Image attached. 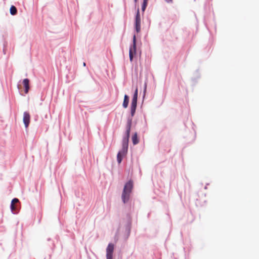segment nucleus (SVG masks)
Masks as SVG:
<instances>
[{
	"label": "nucleus",
	"instance_id": "obj_1",
	"mask_svg": "<svg viewBox=\"0 0 259 259\" xmlns=\"http://www.w3.org/2000/svg\"><path fill=\"white\" fill-rule=\"evenodd\" d=\"M133 188V182L132 180L128 181L124 185L123 192L121 195V198L124 203L127 202L130 199V195Z\"/></svg>",
	"mask_w": 259,
	"mask_h": 259
},
{
	"label": "nucleus",
	"instance_id": "obj_2",
	"mask_svg": "<svg viewBox=\"0 0 259 259\" xmlns=\"http://www.w3.org/2000/svg\"><path fill=\"white\" fill-rule=\"evenodd\" d=\"M131 127V122H129L126 126V131L125 136L122 139V149L124 151H127L128 143L130 137V131Z\"/></svg>",
	"mask_w": 259,
	"mask_h": 259
},
{
	"label": "nucleus",
	"instance_id": "obj_3",
	"mask_svg": "<svg viewBox=\"0 0 259 259\" xmlns=\"http://www.w3.org/2000/svg\"><path fill=\"white\" fill-rule=\"evenodd\" d=\"M138 89L136 88L134 95L133 96V98L132 99L131 106V115L132 116H133L135 114V113L136 112V109L137 107V99H138Z\"/></svg>",
	"mask_w": 259,
	"mask_h": 259
},
{
	"label": "nucleus",
	"instance_id": "obj_4",
	"mask_svg": "<svg viewBox=\"0 0 259 259\" xmlns=\"http://www.w3.org/2000/svg\"><path fill=\"white\" fill-rule=\"evenodd\" d=\"M136 38L135 35H134L133 37V47H131L129 51V56L130 61L132 62L133 59L134 54L136 53Z\"/></svg>",
	"mask_w": 259,
	"mask_h": 259
},
{
	"label": "nucleus",
	"instance_id": "obj_5",
	"mask_svg": "<svg viewBox=\"0 0 259 259\" xmlns=\"http://www.w3.org/2000/svg\"><path fill=\"white\" fill-rule=\"evenodd\" d=\"M135 28L136 31L138 33L141 30V18L140 15L139 9L137 10L135 19Z\"/></svg>",
	"mask_w": 259,
	"mask_h": 259
},
{
	"label": "nucleus",
	"instance_id": "obj_6",
	"mask_svg": "<svg viewBox=\"0 0 259 259\" xmlns=\"http://www.w3.org/2000/svg\"><path fill=\"white\" fill-rule=\"evenodd\" d=\"M113 250L114 245L112 243H109L106 248L107 259H112Z\"/></svg>",
	"mask_w": 259,
	"mask_h": 259
},
{
	"label": "nucleus",
	"instance_id": "obj_7",
	"mask_svg": "<svg viewBox=\"0 0 259 259\" xmlns=\"http://www.w3.org/2000/svg\"><path fill=\"white\" fill-rule=\"evenodd\" d=\"M30 120V115L27 112H24L23 114V121L25 124V127L27 128Z\"/></svg>",
	"mask_w": 259,
	"mask_h": 259
},
{
	"label": "nucleus",
	"instance_id": "obj_8",
	"mask_svg": "<svg viewBox=\"0 0 259 259\" xmlns=\"http://www.w3.org/2000/svg\"><path fill=\"white\" fill-rule=\"evenodd\" d=\"M19 202V200L17 198H14L11 202V209L12 211L14 213H16L18 211V207L17 205H16V203Z\"/></svg>",
	"mask_w": 259,
	"mask_h": 259
},
{
	"label": "nucleus",
	"instance_id": "obj_9",
	"mask_svg": "<svg viewBox=\"0 0 259 259\" xmlns=\"http://www.w3.org/2000/svg\"><path fill=\"white\" fill-rule=\"evenodd\" d=\"M126 152H127L126 151H124V152H123V150H121L118 153L117 155V161H118V163H121L123 156L125 155Z\"/></svg>",
	"mask_w": 259,
	"mask_h": 259
},
{
	"label": "nucleus",
	"instance_id": "obj_10",
	"mask_svg": "<svg viewBox=\"0 0 259 259\" xmlns=\"http://www.w3.org/2000/svg\"><path fill=\"white\" fill-rule=\"evenodd\" d=\"M23 83L25 88V93L27 94L29 90V80L27 78H25L23 81Z\"/></svg>",
	"mask_w": 259,
	"mask_h": 259
},
{
	"label": "nucleus",
	"instance_id": "obj_11",
	"mask_svg": "<svg viewBox=\"0 0 259 259\" xmlns=\"http://www.w3.org/2000/svg\"><path fill=\"white\" fill-rule=\"evenodd\" d=\"M128 102H129L128 96L126 95H125L124 97L123 102V107L124 108H126L127 107L128 104Z\"/></svg>",
	"mask_w": 259,
	"mask_h": 259
},
{
	"label": "nucleus",
	"instance_id": "obj_12",
	"mask_svg": "<svg viewBox=\"0 0 259 259\" xmlns=\"http://www.w3.org/2000/svg\"><path fill=\"white\" fill-rule=\"evenodd\" d=\"M132 140L134 145H136L139 143L137 133H135L132 136Z\"/></svg>",
	"mask_w": 259,
	"mask_h": 259
},
{
	"label": "nucleus",
	"instance_id": "obj_13",
	"mask_svg": "<svg viewBox=\"0 0 259 259\" xmlns=\"http://www.w3.org/2000/svg\"><path fill=\"white\" fill-rule=\"evenodd\" d=\"M17 10L16 8L14 6H12L10 8V13L11 14V15H16L17 14Z\"/></svg>",
	"mask_w": 259,
	"mask_h": 259
},
{
	"label": "nucleus",
	"instance_id": "obj_14",
	"mask_svg": "<svg viewBox=\"0 0 259 259\" xmlns=\"http://www.w3.org/2000/svg\"><path fill=\"white\" fill-rule=\"evenodd\" d=\"M147 3L145 2H143L142 6V10L144 12L145 11L146 8L147 7Z\"/></svg>",
	"mask_w": 259,
	"mask_h": 259
},
{
	"label": "nucleus",
	"instance_id": "obj_15",
	"mask_svg": "<svg viewBox=\"0 0 259 259\" xmlns=\"http://www.w3.org/2000/svg\"><path fill=\"white\" fill-rule=\"evenodd\" d=\"M167 3H172L173 2V0H164Z\"/></svg>",
	"mask_w": 259,
	"mask_h": 259
},
{
	"label": "nucleus",
	"instance_id": "obj_16",
	"mask_svg": "<svg viewBox=\"0 0 259 259\" xmlns=\"http://www.w3.org/2000/svg\"><path fill=\"white\" fill-rule=\"evenodd\" d=\"M148 0H143V2L148 3Z\"/></svg>",
	"mask_w": 259,
	"mask_h": 259
},
{
	"label": "nucleus",
	"instance_id": "obj_17",
	"mask_svg": "<svg viewBox=\"0 0 259 259\" xmlns=\"http://www.w3.org/2000/svg\"><path fill=\"white\" fill-rule=\"evenodd\" d=\"M83 65L84 66H85V63L84 62Z\"/></svg>",
	"mask_w": 259,
	"mask_h": 259
},
{
	"label": "nucleus",
	"instance_id": "obj_18",
	"mask_svg": "<svg viewBox=\"0 0 259 259\" xmlns=\"http://www.w3.org/2000/svg\"><path fill=\"white\" fill-rule=\"evenodd\" d=\"M138 0H135V2L136 3Z\"/></svg>",
	"mask_w": 259,
	"mask_h": 259
}]
</instances>
